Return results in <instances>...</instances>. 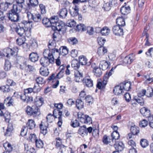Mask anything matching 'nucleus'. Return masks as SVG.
<instances>
[{"label": "nucleus", "instance_id": "1", "mask_svg": "<svg viewBox=\"0 0 153 153\" xmlns=\"http://www.w3.org/2000/svg\"><path fill=\"white\" fill-rule=\"evenodd\" d=\"M57 33L55 32L53 34V40L49 41L48 44V48L50 49H45L43 52L44 57L50 58L53 57V54L55 51L57 52V49L55 48L56 47V42L55 39L57 38Z\"/></svg>", "mask_w": 153, "mask_h": 153}, {"label": "nucleus", "instance_id": "2", "mask_svg": "<svg viewBox=\"0 0 153 153\" xmlns=\"http://www.w3.org/2000/svg\"><path fill=\"white\" fill-rule=\"evenodd\" d=\"M21 10V7H18L16 6H13V9L7 14L9 19L13 22H18L20 18L19 13Z\"/></svg>", "mask_w": 153, "mask_h": 153}, {"label": "nucleus", "instance_id": "3", "mask_svg": "<svg viewBox=\"0 0 153 153\" xmlns=\"http://www.w3.org/2000/svg\"><path fill=\"white\" fill-rule=\"evenodd\" d=\"M26 112L28 115L33 117L38 116L40 114L39 108L36 106L32 107L28 106Z\"/></svg>", "mask_w": 153, "mask_h": 153}, {"label": "nucleus", "instance_id": "4", "mask_svg": "<svg viewBox=\"0 0 153 153\" xmlns=\"http://www.w3.org/2000/svg\"><path fill=\"white\" fill-rule=\"evenodd\" d=\"M113 72L110 70L108 73H106L104 77L103 81L101 82H98L97 85V88L99 89L104 88L107 83L109 77L112 75Z\"/></svg>", "mask_w": 153, "mask_h": 153}, {"label": "nucleus", "instance_id": "5", "mask_svg": "<svg viewBox=\"0 0 153 153\" xmlns=\"http://www.w3.org/2000/svg\"><path fill=\"white\" fill-rule=\"evenodd\" d=\"M78 118L80 121L82 123L90 124L92 122V120L90 117L81 112L78 113Z\"/></svg>", "mask_w": 153, "mask_h": 153}, {"label": "nucleus", "instance_id": "6", "mask_svg": "<svg viewBox=\"0 0 153 153\" xmlns=\"http://www.w3.org/2000/svg\"><path fill=\"white\" fill-rule=\"evenodd\" d=\"M47 81L51 83L53 88H56L57 86V74H52L48 78Z\"/></svg>", "mask_w": 153, "mask_h": 153}, {"label": "nucleus", "instance_id": "7", "mask_svg": "<svg viewBox=\"0 0 153 153\" xmlns=\"http://www.w3.org/2000/svg\"><path fill=\"white\" fill-rule=\"evenodd\" d=\"M4 54H6L5 56L9 57L11 56L16 55L18 52V49L17 47H15L13 49L7 48L4 49Z\"/></svg>", "mask_w": 153, "mask_h": 153}, {"label": "nucleus", "instance_id": "8", "mask_svg": "<svg viewBox=\"0 0 153 153\" xmlns=\"http://www.w3.org/2000/svg\"><path fill=\"white\" fill-rule=\"evenodd\" d=\"M54 107L56 108L53 111V114H49L46 117V119L48 122L51 123L56 118H57V104L54 103L53 104Z\"/></svg>", "mask_w": 153, "mask_h": 153}, {"label": "nucleus", "instance_id": "9", "mask_svg": "<svg viewBox=\"0 0 153 153\" xmlns=\"http://www.w3.org/2000/svg\"><path fill=\"white\" fill-rule=\"evenodd\" d=\"M54 59L52 57L50 58H42L40 60V64L43 67L48 66L50 63L53 64L54 62Z\"/></svg>", "mask_w": 153, "mask_h": 153}, {"label": "nucleus", "instance_id": "10", "mask_svg": "<svg viewBox=\"0 0 153 153\" xmlns=\"http://www.w3.org/2000/svg\"><path fill=\"white\" fill-rule=\"evenodd\" d=\"M51 26L52 30L57 33L56 31H57V16H53L50 18Z\"/></svg>", "mask_w": 153, "mask_h": 153}, {"label": "nucleus", "instance_id": "11", "mask_svg": "<svg viewBox=\"0 0 153 153\" xmlns=\"http://www.w3.org/2000/svg\"><path fill=\"white\" fill-rule=\"evenodd\" d=\"M112 31L115 35L121 36L123 34V29L119 25L114 26L113 27Z\"/></svg>", "mask_w": 153, "mask_h": 153}, {"label": "nucleus", "instance_id": "12", "mask_svg": "<svg viewBox=\"0 0 153 153\" xmlns=\"http://www.w3.org/2000/svg\"><path fill=\"white\" fill-rule=\"evenodd\" d=\"M66 25L65 23L62 21L58 20V32L60 34H63L66 31Z\"/></svg>", "mask_w": 153, "mask_h": 153}, {"label": "nucleus", "instance_id": "13", "mask_svg": "<svg viewBox=\"0 0 153 153\" xmlns=\"http://www.w3.org/2000/svg\"><path fill=\"white\" fill-rule=\"evenodd\" d=\"M135 59V55L131 53L125 57L123 62L125 64H130Z\"/></svg>", "mask_w": 153, "mask_h": 153}, {"label": "nucleus", "instance_id": "14", "mask_svg": "<svg viewBox=\"0 0 153 153\" xmlns=\"http://www.w3.org/2000/svg\"><path fill=\"white\" fill-rule=\"evenodd\" d=\"M82 81L84 85L88 87H91L93 85V80L90 77H85L82 80Z\"/></svg>", "mask_w": 153, "mask_h": 153}, {"label": "nucleus", "instance_id": "15", "mask_svg": "<svg viewBox=\"0 0 153 153\" xmlns=\"http://www.w3.org/2000/svg\"><path fill=\"white\" fill-rule=\"evenodd\" d=\"M141 113L144 117L148 118V120L149 119V117H153L151 116V113L150 111L145 107L142 108L140 110Z\"/></svg>", "mask_w": 153, "mask_h": 153}, {"label": "nucleus", "instance_id": "16", "mask_svg": "<svg viewBox=\"0 0 153 153\" xmlns=\"http://www.w3.org/2000/svg\"><path fill=\"white\" fill-rule=\"evenodd\" d=\"M79 62L82 65H86L88 66L91 65L90 62H88V59L84 55L80 56L79 58Z\"/></svg>", "mask_w": 153, "mask_h": 153}, {"label": "nucleus", "instance_id": "17", "mask_svg": "<svg viewBox=\"0 0 153 153\" xmlns=\"http://www.w3.org/2000/svg\"><path fill=\"white\" fill-rule=\"evenodd\" d=\"M95 64L92 65V67L93 69V71L95 75L97 77H100L102 75V70L101 68L98 67H95Z\"/></svg>", "mask_w": 153, "mask_h": 153}, {"label": "nucleus", "instance_id": "18", "mask_svg": "<svg viewBox=\"0 0 153 153\" xmlns=\"http://www.w3.org/2000/svg\"><path fill=\"white\" fill-rule=\"evenodd\" d=\"M20 99L24 102L27 103L32 101V98L24 92L20 95Z\"/></svg>", "mask_w": 153, "mask_h": 153}, {"label": "nucleus", "instance_id": "19", "mask_svg": "<svg viewBox=\"0 0 153 153\" xmlns=\"http://www.w3.org/2000/svg\"><path fill=\"white\" fill-rule=\"evenodd\" d=\"M114 94L117 95H119L123 94L124 93L123 90L120 85L116 86L113 89Z\"/></svg>", "mask_w": 153, "mask_h": 153}, {"label": "nucleus", "instance_id": "20", "mask_svg": "<svg viewBox=\"0 0 153 153\" xmlns=\"http://www.w3.org/2000/svg\"><path fill=\"white\" fill-rule=\"evenodd\" d=\"M114 146L116 149L118 151H122L124 148V145L121 141L115 142Z\"/></svg>", "mask_w": 153, "mask_h": 153}, {"label": "nucleus", "instance_id": "21", "mask_svg": "<svg viewBox=\"0 0 153 153\" xmlns=\"http://www.w3.org/2000/svg\"><path fill=\"white\" fill-rule=\"evenodd\" d=\"M120 84L124 91H129L131 88V84L130 82H124L120 83Z\"/></svg>", "mask_w": 153, "mask_h": 153}, {"label": "nucleus", "instance_id": "22", "mask_svg": "<svg viewBox=\"0 0 153 153\" xmlns=\"http://www.w3.org/2000/svg\"><path fill=\"white\" fill-rule=\"evenodd\" d=\"M32 23V21L30 20H28V21L23 20L22 22V26L25 29H31Z\"/></svg>", "mask_w": 153, "mask_h": 153}, {"label": "nucleus", "instance_id": "23", "mask_svg": "<svg viewBox=\"0 0 153 153\" xmlns=\"http://www.w3.org/2000/svg\"><path fill=\"white\" fill-rule=\"evenodd\" d=\"M29 59L33 62H35L38 60L39 56L36 53L32 52L29 55Z\"/></svg>", "mask_w": 153, "mask_h": 153}, {"label": "nucleus", "instance_id": "24", "mask_svg": "<svg viewBox=\"0 0 153 153\" xmlns=\"http://www.w3.org/2000/svg\"><path fill=\"white\" fill-rule=\"evenodd\" d=\"M130 7L126 5L121 7L120 11L122 14L126 15L130 13Z\"/></svg>", "mask_w": 153, "mask_h": 153}, {"label": "nucleus", "instance_id": "25", "mask_svg": "<svg viewBox=\"0 0 153 153\" xmlns=\"http://www.w3.org/2000/svg\"><path fill=\"white\" fill-rule=\"evenodd\" d=\"M16 60L17 61L18 63L20 64V68L21 69H23L26 66V63L25 62H23L24 60V58L20 56H16Z\"/></svg>", "mask_w": 153, "mask_h": 153}, {"label": "nucleus", "instance_id": "26", "mask_svg": "<svg viewBox=\"0 0 153 153\" xmlns=\"http://www.w3.org/2000/svg\"><path fill=\"white\" fill-rule=\"evenodd\" d=\"M35 101V105L34 106H37L38 107L41 106L44 102L43 98L40 97H36Z\"/></svg>", "mask_w": 153, "mask_h": 153}, {"label": "nucleus", "instance_id": "27", "mask_svg": "<svg viewBox=\"0 0 153 153\" xmlns=\"http://www.w3.org/2000/svg\"><path fill=\"white\" fill-rule=\"evenodd\" d=\"M58 52L60 55H65L68 53V50L65 46H62L59 48V51L58 50Z\"/></svg>", "mask_w": 153, "mask_h": 153}, {"label": "nucleus", "instance_id": "28", "mask_svg": "<svg viewBox=\"0 0 153 153\" xmlns=\"http://www.w3.org/2000/svg\"><path fill=\"white\" fill-rule=\"evenodd\" d=\"M3 146L5 149L6 152H4L3 153H10L13 149V147L8 142H7L3 144Z\"/></svg>", "mask_w": 153, "mask_h": 153}, {"label": "nucleus", "instance_id": "29", "mask_svg": "<svg viewBox=\"0 0 153 153\" xmlns=\"http://www.w3.org/2000/svg\"><path fill=\"white\" fill-rule=\"evenodd\" d=\"M36 126L34 121L31 119H29L27 123V128L30 129L34 128Z\"/></svg>", "mask_w": 153, "mask_h": 153}, {"label": "nucleus", "instance_id": "30", "mask_svg": "<svg viewBox=\"0 0 153 153\" xmlns=\"http://www.w3.org/2000/svg\"><path fill=\"white\" fill-rule=\"evenodd\" d=\"M72 9L73 11H70V13L72 16L73 17H75L77 16L79 14L78 13L79 8L78 6L75 5L74 8H72Z\"/></svg>", "mask_w": 153, "mask_h": 153}, {"label": "nucleus", "instance_id": "31", "mask_svg": "<svg viewBox=\"0 0 153 153\" xmlns=\"http://www.w3.org/2000/svg\"><path fill=\"white\" fill-rule=\"evenodd\" d=\"M15 31L18 35L22 36L24 33L25 30L23 27L19 25L16 28Z\"/></svg>", "mask_w": 153, "mask_h": 153}, {"label": "nucleus", "instance_id": "32", "mask_svg": "<svg viewBox=\"0 0 153 153\" xmlns=\"http://www.w3.org/2000/svg\"><path fill=\"white\" fill-rule=\"evenodd\" d=\"M40 73L42 75L47 76L49 74L48 69L47 68L45 67H41L40 69Z\"/></svg>", "mask_w": 153, "mask_h": 153}, {"label": "nucleus", "instance_id": "33", "mask_svg": "<svg viewBox=\"0 0 153 153\" xmlns=\"http://www.w3.org/2000/svg\"><path fill=\"white\" fill-rule=\"evenodd\" d=\"M100 65L101 66L102 70H105L109 68L110 65V63L107 61L103 60L100 62Z\"/></svg>", "mask_w": 153, "mask_h": 153}, {"label": "nucleus", "instance_id": "34", "mask_svg": "<svg viewBox=\"0 0 153 153\" xmlns=\"http://www.w3.org/2000/svg\"><path fill=\"white\" fill-rule=\"evenodd\" d=\"M67 14V10L66 8H64L61 9L59 11V17L62 19L65 18Z\"/></svg>", "mask_w": 153, "mask_h": 153}, {"label": "nucleus", "instance_id": "35", "mask_svg": "<svg viewBox=\"0 0 153 153\" xmlns=\"http://www.w3.org/2000/svg\"><path fill=\"white\" fill-rule=\"evenodd\" d=\"M86 126H83L80 127L78 131V133L82 136H84L86 135Z\"/></svg>", "mask_w": 153, "mask_h": 153}, {"label": "nucleus", "instance_id": "36", "mask_svg": "<svg viewBox=\"0 0 153 153\" xmlns=\"http://www.w3.org/2000/svg\"><path fill=\"white\" fill-rule=\"evenodd\" d=\"M74 75L77 82H79L82 80V75L79 71L76 70L75 72Z\"/></svg>", "mask_w": 153, "mask_h": 153}, {"label": "nucleus", "instance_id": "37", "mask_svg": "<svg viewBox=\"0 0 153 153\" xmlns=\"http://www.w3.org/2000/svg\"><path fill=\"white\" fill-rule=\"evenodd\" d=\"M13 130V127L12 124L9 123L7 128L6 130V132L5 133V135L7 136H10Z\"/></svg>", "mask_w": 153, "mask_h": 153}, {"label": "nucleus", "instance_id": "38", "mask_svg": "<svg viewBox=\"0 0 153 153\" xmlns=\"http://www.w3.org/2000/svg\"><path fill=\"white\" fill-rule=\"evenodd\" d=\"M76 105L77 108L79 109L84 107V103L81 99H78L76 100Z\"/></svg>", "mask_w": 153, "mask_h": 153}, {"label": "nucleus", "instance_id": "39", "mask_svg": "<svg viewBox=\"0 0 153 153\" xmlns=\"http://www.w3.org/2000/svg\"><path fill=\"white\" fill-rule=\"evenodd\" d=\"M112 137V141L115 142L116 140H118L120 137V134L118 131L113 132L111 134Z\"/></svg>", "mask_w": 153, "mask_h": 153}, {"label": "nucleus", "instance_id": "40", "mask_svg": "<svg viewBox=\"0 0 153 153\" xmlns=\"http://www.w3.org/2000/svg\"><path fill=\"white\" fill-rule=\"evenodd\" d=\"M80 65L79 62L76 59H73L71 62V67L75 70L79 67Z\"/></svg>", "mask_w": 153, "mask_h": 153}, {"label": "nucleus", "instance_id": "41", "mask_svg": "<svg viewBox=\"0 0 153 153\" xmlns=\"http://www.w3.org/2000/svg\"><path fill=\"white\" fill-rule=\"evenodd\" d=\"M116 23L117 25L120 26H123L125 25V22L124 19L122 17H119L116 20Z\"/></svg>", "mask_w": 153, "mask_h": 153}, {"label": "nucleus", "instance_id": "42", "mask_svg": "<svg viewBox=\"0 0 153 153\" xmlns=\"http://www.w3.org/2000/svg\"><path fill=\"white\" fill-rule=\"evenodd\" d=\"M107 49L105 47L102 46L100 47L98 49L97 53L99 55H103L107 53Z\"/></svg>", "mask_w": 153, "mask_h": 153}, {"label": "nucleus", "instance_id": "43", "mask_svg": "<svg viewBox=\"0 0 153 153\" xmlns=\"http://www.w3.org/2000/svg\"><path fill=\"white\" fill-rule=\"evenodd\" d=\"M40 132L44 135L46 134L47 132V127L46 126H45L43 124L42 122L40 125Z\"/></svg>", "mask_w": 153, "mask_h": 153}, {"label": "nucleus", "instance_id": "44", "mask_svg": "<svg viewBox=\"0 0 153 153\" xmlns=\"http://www.w3.org/2000/svg\"><path fill=\"white\" fill-rule=\"evenodd\" d=\"M110 32V30L107 27H105L100 30V33L102 35H108Z\"/></svg>", "mask_w": 153, "mask_h": 153}, {"label": "nucleus", "instance_id": "45", "mask_svg": "<svg viewBox=\"0 0 153 153\" xmlns=\"http://www.w3.org/2000/svg\"><path fill=\"white\" fill-rule=\"evenodd\" d=\"M143 36H146L145 40L146 41L145 45L146 46H149L150 45V43L149 41V34L147 33V30H144L143 33Z\"/></svg>", "mask_w": 153, "mask_h": 153}, {"label": "nucleus", "instance_id": "46", "mask_svg": "<svg viewBox=\"0 0 153 153\" xmlns=\"http://www.w3.org/2000/svg\"><path fill=\"white\" fill-rule=\"evenodd\" d=\"M42 23L46 27H51L50 19L44 18L42 19Z\"/></svg>", "mask_w": 153, "mask_h": 153}, {"label": "nucleus", "instance_id": "47", "mask_svg": "<svg viewBox=\"0 0 153 153\" xmlns=\"http://www.w3.org/2000/svg\"><path fill=\"white\" fill-rule=\"evenodd\" d=\"M138 128L135 126H131L130 130L132 134L134 135L137 134L139 132Z\"/></svg>", "mask_w": 153, "mask_h": 153}, {"label": "nucleus", "instance_id": "48", "mask_svg": "<svg viewBox=\"0 0 153 153\" xmlns=\"http://www.w3.org/2000/svg\"><path fill=\"white\" fill-rule=\"evenodd\" d=\"M10 7L9 6L5 3H1L0 4V10L2 12L7 10Z\"/></svg>", "mask_w": 153, "mask_h": 153}, {"label": "nucleus", "instance_id": "49", "mask_svg": "<svg viewBox=\"0 0 153 153\" xmlns=\"http://www.w3.org/2000/svg\"><path fill=\"white\" fill-rule=\"evenodd\" d=\"M41 19L42 17L40 14L38 13L33 15L32 20L35 22H40Z\"/></svg>", "mask_w": 153, "mask_h": 153}, {"label": "nucleus", "instance_id": "50", "mask_svg": "<svg viewBox=\"0 0 153 153\" xmlns=\"http://www.w3.org/2000/svg\"><path fill=\"white\" fill-rule=\"evenodd\" d=\"M30 46L33 50L36 49L38 47V44L36 41L34 39H31L30 41Z\"/></svg>", "mask_w": 153, "mask_h": 153}, {"label": "nucleus", "instance_id": "51", "mask_svg": "<svg viewBox=\"0 0 153 153\" xmlns=\"http://www.w3.org/2000/svg\"><path fill=\"white\" fill-rule=\"evenodd\" d=\"M86 30V33L89 35H92L94 34V29L92 27L90 26L85 27Z\"/></svg>", "mask_w": 153, "mask_h": 153}, {"label": "nucleus", "instance_id": "52", "mask_svg": "<svg viewBox=\"0 0 153 153\" xmlns=\"http://www.w3.org/2000/svg\"><path fill=\"white\" fill-rule=\"evenodd\" d=\"M13 102V100L10 97L7 98L4 100V103H5L7 106H10L12 105Z\"/></svg>", "mask_w": 153, "mask_h": 153}, {"label": "nucleus", "instance_id": "53", "mask_svg": "<svg viewBox=\"0 0 153 153\" xmlns=\"http://www.w3.org/2000/svg\"><path fill=\"white\" fill-rule=\"evenodd\" d=\"M10 86L6 85L5 86H3L0 87V90H2V91L4 93H7L10 91L11 90H12L10 89Z\"/></svg>", "mask_w": 153, "mask_h": 153}, {"label": "nucleus", "instance_id": "54", "mask_svg": "<svg viewBox=\"0 0 153 153\" xmlns=\"http://www.w3.org/2000/svg\"><path fill=\"white\" fill-rule=\"evenodd\" d=\"M76 30L78 31H86L85 26V25L82 24H80L77 25L76 27Z\"/></svg>", "mask_w": 153, "mask_h": 153}, {"label": "nucleus", "instance_id": "55", "mask_svg": "<svg viewBox=\"0 0 153 153\" xmlns=\"http://www.w3.org/2000/svg\"><path fill=\"white\" fill-rule=\"evenodd\" d=\"M28 1L29 3H27V5L29 6L30 5L32 6H35L38 4V0H28Z\"/></svg>", "mask_w": 153, "mask_h": 153}, {"label": "nucleus", "instance_id": "56", "mask_svg": "<svg viewBox=\"0 0 153 153\" xmlns=\"http://www.w3.org/2000/svg\"><path fill=\"white\" fill-rule=\"evenodd\" d=\"M36 146L38 148H42L43 146V141L40 139H37L35 142Z\"/></svg>", "mask_w": 153, "mask_h": 153}, {"label": "nucleus", "instance_id": "57", "mask_svg": "<svg viewBox=\"0 0 153 153\" xmlns=\"http://www.w3.org/2000/svg\"><path fill=\"white\" fill-rule=\"evenodd\" d=\"M2 116H3L4 117L6 121L9 122L10 119V114L8 111H6L4 114L3 113V114Z\"/></svg>", "mask_w": 153, "mask_h": 153}, {"label": "nucleus", "instance_id": "58", "mask_svg": "<svg viewBox=\"0 0 153 153\" xmlns=\"http://www.w3.org/2000/svg\"><path fill=\"white\" fill-rule=\"evenodd\" d=\"M25 38L24 37H20L18 38L16 40V42L19 45H22L25 42Z\"/></svg>", "mask_w": 153, "mask_h": 153}, {"label": "nucleus", "instance_id": "59", "mask_svg": "<svg viewBox=\"0 0 153 153\" xmlns=\"http://www.w3.org/2000/svg\"><path fill=\"white\" fill-rule=\"evenodd\" d=\"M140 144L142 147L145 148L148 146V141L145 139H141L140 141Z\"/></svg>", "mask_w": 153, "mask_h": 153}, {"label": "nucleus", "instance_id": "60", "mask_svg": "<svg viewBox=\"0 0 153 153\" xmlns=\"http://www.w3.org/2000/svg\"><path fill=\"white\" fill-rule=\"evenodd\" d=\"M58 113L59 115V116L58 117L59 119V121H58V126L59 127H61L62 123V112L61 111H59L58 112Z\"/></svg>", "mask_w": 153, "mask_h": 153}, {"label": "nucleus", "instance_id": "61", "mask_svg": "<svg viewBox=\"0 0 153 153\" xmlns=\"http://www.w3.org/2000/svg\"><path fill=\"white\" fill-rule=\"evenodd\" d=\"M134 99L138 103L141 105H143L144 104V100L142 97H138L137 98L134 97Z\"/></svg>", "mask_w": 153, "mask_h": 153}, {"label": "nucleus", "instance_id": "62", "mask_svg": "<svg viewBox=\"0 0 153 153\" xmlns=\"http://www.w3.org/2000/svg\"><path fill=\"white\" fill-rule=\"evenodd\" d=\"M67 25L70 27H74L76 25V22L73 19L68 20L67 22Z\"/></svg>", "mask_w": 153, "mask_h": 153}, {"label": "nucleus", "instance_id": "63", "mask_svg": "<svg viewBox=\"0 0 153 153\" xmlns=\"http://www.w3.org/2000/svg\"><path fill=\"white\" fill-rule=\"evenodd\" d=\"M27 128L26 127L23 126L22 128L20 134L22 136H24L27 134Z\"/></svg>", "mask_w": 153, "mask_h": 153}, {"label": "nucleus", "instance_id": "64", "mask_svg": "<svg viewBox=\"0 0 153 153\" xmlns=\"http://www.w3.org/2000/svg\"><path fill=\"white\" fill-rule=\"evenodd\" d=\"M152 89L151 88L148 89L146 91V95L148 97H151L153 95V91Z\"/></svg>", "mask_w": 153, "mask_h": 153}]
</instances>
